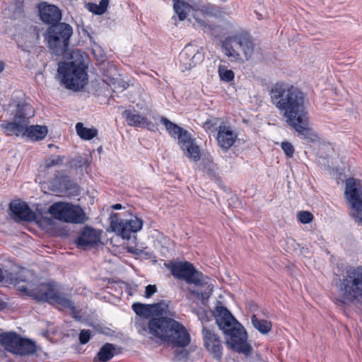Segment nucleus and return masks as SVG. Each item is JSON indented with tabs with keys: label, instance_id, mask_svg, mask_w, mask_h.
<instances>
[{
	"label": "nucleus",
	"instance_id": "1",
	"mask_svg": "<svg viewBox=\"0 0 362 362\" xmlns=\"http://www.w3.org/2000/svg\"><path fill=\"white\" fill-rule=\"evenodd\" d=\"M269 94L272 103L289 127L308 141L318 140L317 134L309 127L308 112L305 107L307 97L300 88L279 81L273 85Z\"/></svg>",
	"mask_w": 362,
	"mask_h": 362
},
{
	"label": "nucleus",
	"instance_id": "2",
	"mask_svg": "<svg viewBox=\"0 0 362 362\" xmlns=\"http://www.w3.org/2000/svg\"><path fill=\"white\" fill-rule=\"evenodd\" d=\"M168 309V305L164 302L154 304L134 303L132 310L140 317L136 319V329L143 336L149 334L168 344L185 347L189 344L190 336L183 325L171 317L163 316L146 320L153 312L156 313L157 315H163L167 313Z\"/></svg>",
	"mask_w": 362,
	"mask_h": 362
},
{
	"label": "nucleus",
	"instance_id": "3",
	"mask_svg": "<svg viewBox=\"0 0 362 362\" xmlns=\"http://www.w3.org/2000/svg\"><path fill=\"white\" fill-rule=\"evenodd\" d=\"M215 318L220 329L229 337L227 342L231 349L245 356H249L252 346L247 342V333L229 310L223 306L216 307Z\"/></svg>",
	"mask_w": 362,
	"mask_h": 362
},
{
	"label": "nucleus",
	"instance_id": "4",
	"mask_svg": "<svg viewBox=\"0 0 362 362\" xmlns=\"http://www.w3.org/2000/svg\"><path fill=\"white\" fill-rule=\"evenodd\" d=\"M341 303H355L362 297V266H348L337 283Z\"/></svg>",
	"mask_w": 362,
	"mask_h": 362
},
{
	"label": "nucleus",
	"instance_id": "5",
	"mask_svg": "<svg viewBox=\"0 0 362 362\" xmlns=\"http://www.w3.org/2000/svg\"><path fill=\"white\" fill-rule=\"evenodd\" d=\"M87 66L81 62H59L57 77L60 84L74 91L82 90L88 83Z\"/></svg>",
	"mask_w": 362,
	"mask_h": 362
},
{
	"label": "nucleus",
	"instance_id": "6",
	"mask_svg": "<svg viewBox=\"0 0 362 362\" xmlns=\"http://www.w3.org/2000/svg\"><path fill=\"white\" fill-rule=\"evenodd\" d=\"M160 122L171 137L178 139V144L187 158L194 161H198L200 159L199 147L187 130L164 117H160Z\"/></svg>",
	"mask_w": 362,
	"mask_h": 362
},
{
	"label": "nucleus",
	"instance_id": "7",
	"mask_svg": "<svg viewBox=\"0 0 362 362\" xmlns=\"http://www.w3.org/2000/svg\"><path fill=\"white\" fill-rule=\"evenodd\" d=\"M72 34L73 29L69 24L59 23L49 26L45 38L52 53L57 56L64 55L68 51Z\"/></svg>",
	"mask_w": 362,
	"mask_h": 362
},
{
	"label": "nucleus",
	"instance_id": "8",
	"mask_svg": "<svg viewBox=\"0 0 362 362\" xmlns=\"http://www.w3.org/2000/svg\"><path fill=\"white\" fill-rule=\"evenodd\" d=\"M167 267L175 279L183 280L188 284H194L199 287L207 286L208 288L211 286L209 282V278L197 271L193 264L188 262H170Z\"/></svg>",
	"mask_w": 362,
	"mask_h": 362
},
{
	"label": "nucleus",
	"instance_id": "9",
	"mask_svg": "<svg viewBox=\"0 0 362 362\" xmlns=\"http://www.w3.org/2000/svg\"><path fill=\"white\" fill-rule=\"evenodd\" d=\"M222 47L226 55L235 61L241 59L239 49L247 61L251 59L255 52L253 41L247 34L236 35L226 38L222 43Z\"/></svg>",
	"mask_w": 362,
	"mask_h": 362
},
{
	"label": "nucleus",
	"instance_id": "10",
	"mask_svg": "<svg viewBox=\"0 0 362 362\" xmlns=\"http://www.w3.org/2000/svg\"><path fill=\"white\" fill-rule=\"evenodd\" d=\"M344 195L351 209V216L357 225L362 226V186L361 181L352 177L348 178L346 180Z\"/></svg>",
	"mask_w": 362,
	"mask_h": 362
},
{
	"label": "nucleus",
	"instance_id": "11",
	"mask_svg": "<svg viewBox=\"0 0 362 362\" xmlns=\"http://www.w3.org/2000/svg\"><path fill=\"white\" fill-rule=\"evenodd\" d=\"M0 344L6 351L21 356L33 354L36 351L34 341L22 338L15 332L0 333Z\"/></svg>",
	"mask_w": 362,
	"mask_h": 362
},
{
	"label": "nucleus",
	"instance_id": "12",
	"mask_svg": "<svg viewBox=\"0 0 362 362\" xmlns=\"http://www.w3.org/2000/svg\"><path fill=\"white\" fill-rule=\"evenodd\" d=\"M31 294L38 301L57 304L63 308H69L75 313L74 303L64 295L57 292L54 288V285L51 283L41 284L39 285V289Z\"/></svg>",
	"mask_w": 362,
	"mask_h": 362
},
{
	"label": "nucleus",
	"instance_id": "13",
	"mask_svg": "<svg viewBox=\"0 0 362 362\" xmlns=\"http://www.w3.org/2000/svg\"><path fill=\"white\" fill-rule=\"evenodd\" d=\"M33 116V111L30 105L28 104H18L17 106L15 121L4 124L6 131L18 136L21 134H26V129L29 123V119Z\"/></svg>",
	"mask_w": 362,
	"mask_h": 362
},
{
	"label": "nucleus",
	"instance_id": "14",
	"mask_svg": "<svg viewBox=\"0 0 362 362\" xmlns=\"http://www.w3.org/2000/svg\"><path fill=\"white\" fill-rule=\"evenodd\" d=\"M110 226L112 230L123 239L129 240L132 233H136L142 228L143 221L136 216H131L128 219L114 218Z\"/></svg>",
	"mask_w": 362,
	"mask_h": 362
},
{
	"label": "nucleus",
	"instance_id": "15",
	"mask_svg": "<svg viewBox=\"0 0 362 362\" xmlns=\"http://www.w3.org/2000/svg\"><path fill=\"white\" fill-rule=\"evenodd\" d=\"M110 226L112 230L123 239L129 240L132 233H136L142 228L143 221L136 216H131L128 219L114 218Z\"/></svg>",
	"mask_w": 362,
	"mask_h": 362
},
{
	"label": "nucleus",
	"instance_id": "16",
	"mask_svg": "<svg viewBox=\"0 0 362 362\" xmlns=\"http://www.w3.org/2000/svg\"><path fill=\"white\" fill-rule=\"evenodd\" d=\"M110 226L112 230L123 239L129 240L132 233H136L142 228L143 221L136 216H131L128 219L114 218Z\"/></svg>",
	"mask_w": 362,
	"mask_h": 362
},
{
	"label": "nucleus",
	"instance_id": "17",
	"mask_svg": "<svg viewBox=\"0 0 362 362\" xmlns=\"http://www.w3.org/2000/svg\"><path fill=\"white\" fill-rule=\"evenodd\" d=\"M204 59V54L197 47L185 46L179 55L182 71L191 69L200 64Z\"/></svg>",
	"mask_w": 362,
	"mask_h": 362
},
{
	"label": "nucleus",
	"instance_id": "18",
	"mask_svg": "<svg viewBox=\"0 0 362 362\" xmlns=\"http://www.w3.org/2000/svg\"><path fill=\"white\" fill-rule=\"evenodd\" d=\"M202 334L207 351L212 354L216 359L220 361L223 355V346L219 337L206 327H203Z\"/></svg>",
	"mask_w": 362,
	"mask_h": 362
},
{
	"label": "nucleus",
	"instance_id": "19",
	"mask_svg": "<svg viewBox=\"0 0 362 362\" xmlns=\"http://www.w3.org/2000/svg\"><path fill=\"white\" fill-rule=\"evenodd\" d=\"M238 138V134L230 127L221 124L218 128L216 140L218 146L224 151L230 148Z\"/></svg>",
	"mask_w": 362,
	"mask_h": 362
},
{
	"label": "nucleus",
	"instance_id": "20",
	"mask_svg": "<svg viewBox=\"0 0 362 362\" xmlns=\"http://www.w3.org/2000/svg\"><path fill=\"white\" fill-rule=\"evenodd\" d=\"M9 209L16 221H32L35 218V213L28 205L19 200H14L9 204Z\"/></svg>",
	"mask_w": 362,
	"mask_h": 362
},
{
	"label": "nucleus",
	"instance_id": "21",
	"mask_svg": "<svg viewBox=\"0 0 362 362\" xmlns=\"http://www.w3.org/2000/svg\"><path fill=\"white\" fill-rule=\"evenodd\" d=\"M32 273L27 269H22L16 274L15 277L11 279V283L21 292L25 293L33 297L31 293L36 292L39 289L33 288V285L29 281V278L32 276Z\"/></svg>",
	"mask_w": 362,
	"mask_h": 362
},
{
	"label": "nucleus",
	"instance_id": "22",
	"mask_svg": "<svg viewBox=\"0 0 362 362\" xmlns=\"http://www.w3.org/2000/svg\"><path fill=\"white\" fill-rule=\"evenodd\" d=\"M128 124L132 127L146 128L154 132L156 129L155 124L148 121L146 117L136 113L134 110H126L122 113Z\"/></svg>",
	"mask_w": 362,
	"mask_h": 362
},
{
	"label": "nucleus",
	"instance_id": "23",
	"mask_svg": "<svg viewBox=\"0 0 362 362\" xmlns=\"http://www.w3.org/2000/svg\"><path fill=\"white\" fill-rule=\"evenodd\" d=\"M100 239V234L98 230L86 226L76 239L75 243L78 247H86L96 244Z\"/></svg>",
	"mask_w": 362,
	"mask_h": 362
},
{
	"label": "nucleus",
	"instance_id": "24",
	"mask_svg": "<svg viewBox=\"0 0 362 362\" xmlns=\"http://www.w3.org/2000/svg\"><path fill=\"white\" fill-rule=\"evenodd\" d=\"M40 16L41 20L50 25L59 23L62 18L60 10L54 5L44 4L40 7Z\"/></svg>",
	"mask_w": 362,
	"mask_h": 362
},
{
	"label": "nucleus",
	"instance_id": "25",
	"mask_svg": "<svg viewBox=\"0 0 362 362\" xmlns=\"http://www.w3.org/2000/svg\"><path fill=\"white\" fill-rule=\"evenodd\" d=\"M68 202H58L52 204L48 209V213L55 219L64 222L69 212Z\"/></svg>",
	"mask_w": 362,
	"mask_h": 362
},
{
	"label": "nucleus",
	"instance_id": "26",
	"mask_svg": "<svg viewBox=\"0 0 362 362\" xmlns=\"http://www.w3.org/2000/svg\"><path fill=\"white\" fill-rule=\"evenodd\" d=\"M68 216H66L65 223H83L86 220L83 210L78 206L69 203Z\"/></svg>",
	"mask_w": 362,
	"mask_h": 362
},
{
	"label": "nucleus",
	"instance_id": "27",
	"mask_svg": "<svg viewBox=\"0 0 362 362\" xmlns=\"http://www.w3.org/2000/svg\"><path fill=\"white\" fill-rule=\"evenodd\" d=\"M115 354L116 346L112 344L106 343L100 348L94 361L107 362L112 359Z\"/></svg>",
	"mask_w": 362,
	"mask_h": 362
},
{
	"label": "nucleus",
	"instance_id": "28",
	"mask_svg": "<svg viewBox=\"0 0 362 362\" xmlns=\"http://www.w3.org/2000/svg\"><path fill=\"white\" fill-rule=\"evenodd\" d=\"M47 134V128L45 126L33 125L26 129V135L34 141L43 139Z\"/></svg>",
	"mask_w": 362,
	"mask_h": 362
},
{
	"label": "nucleus",
	"instance_id": "29",
	"mask_svg": "<svg viewBox=\"0 0 362 362\" xmlns=\"http://www.w3.org/2000/svg\"><path fill=\"white\" fill-rule=\"evenodd\" d=\"M197 26L209 35L217 37L218 35L219 28L214 23H209L206 19L195 17Z\"/></svg>",
	"mask_w": 362,
	"mask_h": 362
},
{
	"label": "nucleus",
	"instance_id": "30",
	"mask_svg": "<svg viewBox=\"0 0 362 362\" xmlns=\"http://www.w3.org/2000/svg\"><path fill=\"white\" fill-rule=\"evenodd\" d=\"M76 131L78 136L83 140H90L98 135L97 129L87 128L81 122L76 123Z\"/></svg>",
	"mask_w": 362,
	"mask_h": 362
},
{
	"label": "nucleus",
	"instance_id": "31",
	"mask_svg": "<svg viewBox=\"0 0 362 362\" xmlns=\"http://www.w3.org/2000/svg\"><path fill=\"white\" fill-rule=\"evenodd\" d=\"M173 8L179 19L180 21L185 20L191 10L190 5L180 0H173Z\"/></svg>",
	"mask_w": 362,
	"mask_h": 362
},
{
	"label": "nucleus",
	"instance_id": "32",
	"mask_svg": "<svg viewBox=\"0 0 362 362\" xmlns=\"http://www.w3.org/2000/svg\"><path fill=\"white\" fill-rule=\"evenodd\" d=\"M251 320L254 327L263 334H267L272 329L271 322L259 320L256 315H252Z\"/></svg>",
	"mask_w": 362,
	"mask_h": 362
},
{
	"label": "nucleus",
	"instance_id": "33",
	"mask_svg": "<svg viewBox=\"0 0 362 362\" xmlns=\"http://www.w3.org/2000/svg\"><path fill=\"white\" fill-rule=\"evenodd\" d=\"M64 160V156H53L45 160L44 168L49 170L53 167H59L62 165Z\"/></svg>",
	"mask_w": 362,
	"mask_h": 362
},
{
	"label": "nucleus",
	"instance_id": "34",
	"mask_svg": "<svg viewBox=\"0 0 362 362\" xmlns=\"http://www.w3.org/2000/svg\"><path fill=\"white\" fill-rule=\"evenodd\" d=\"M218 76L220 79L225 82H230L234 79V72L225 66H219Z\"/></svg>",
	"mask_w": 362,
	"mask_h": 362
},
{
	"label": "nucleus",
	"instance_id": "35",
	"mask_svg": "<svg viewBox=\"0 0 362 362\" xmlns=\"http://www.w3.org/2000/svg\"><path fill=\"white\" fill-rule=\"evenodd\" d=\"M203 16L209 17H219L222 13L218 7L214 6H203L201 9Z\"/></svg>",
	"mask_w": 362,
	"mask_h": 362
},
{
	"label": "nucleus",
	"instance_id": "36",
	"mask_svg": "<svg viewBox=\"0 0 362 362\" xmlns=\"http://www.w3.org/2000/svg\"><path fill=\"white\" fill-rule=\"evenodd\" d=\"M298 220L302 223H309L313 219V215L307 211H302L297 214Z\"/></svg>",
	"mask_w": 362,
	"mask_h": 362
},
{
	"label": "nucleus",
	"instance_id": "37",
	"mask_svg": "<svg viewBox=\"0 0 362 362\" xmlns=\"http://www.w3.org/2000/svg\"><path fill=\"white\" fill-rule=\"evenodd\" d=\"M281 147L288 158H292L293 156L294 148L291 143L288 141H283L281 144Z\"/></svg>",
	"mask_w": 362,
	"mask_h": 362
},
{
	"label": "nucleus",
	"instance_id": "38",
	"mask_svg": "<svg viewBox=\"0 0 362 362\" xmlns=\"http://www.w3.org/2000/svg\"><path fill=\"white\" fill-rule=\"evenodd\" d=\"M91 332L89 329H82L79 334V341L82 344H86L90 339Z\"/></svg>",
	"mask_w": 362,
	"mask_h": 362
},
{
	"label": "nucleus",
	"instance_id": "39",
	"mask_svg": "<svg viewBox=\"0 0 362 362\" xmlns=\"http://www.w3.org/2000/svg\"><path fill=\"white\" fill-rule=\"evenodd\" d=\"M157 291L156 286L155 285H148L145 289V297L147 298H151Z\"/></svg>",
	"mask_w": 362,
	"mask_h": 362
},
{
	"label": "nucleus",
	"instance_id": "40",
	"mask_svg": "<svg viewBox=\"0 0 362 362\" xmlns=\"http://www.w3.org/2000/svg\"><path fill=\"white\" fill-rule=\"evenodd\" d=\"M108 4H109V0H101L100 1V4H98L99 11H98L97 14L101 15V14L104 13L107 10Z\"/></svg>",
	"mask_w": 362,
	"mask_h": 362
},
{
	"label": "nucleus",
	"instance_id": "41",
	"mask_svg": "<svg viewBox=\"0 0 362 362\" xmlns=\"http://www.w3.org/2000/svg\"><path fill=\"white\" fill-rule=\"evenodd\" d=\"M98 8H99L98 5H96V4H92V5H90V6L89 10H90L92 13H95V14H97L98 11H99V9H98Z\"/></svg>",
	"mask_w": 362,
	"mask_h": 362
},
{
	"label": "nucleus",
	"instance_id": "42",
	"mask_svg": "<svg viewBox=\"0 0 362 362\" xmlns=\"http://www.w3.org/2000/svg\"><path fill=\"white\" fill-rule=\"evenodd\" d=\"M112 209H116V210L120 209H122V205L120 204H116L112 206Z\"/></svg>",
	"mask_w": 362,
	"mask_h": 362
},
{
	"label": "nucleus",
	"instance_id": "43",
	"mask_svg": "<svg viewBox=\"0 0 362 362\" xmlns=\"http://www.w3.org/2000/svg\"><path fill=\"white\" fill-rule=\"evenodd\" d=\"M4 275L3 270L0 268V282L4 280Z\"/></svg>",
	"mask_w": 362,
	"mask_h": 362
},
{
	"label": "nucleus",
	"instance_id": "44",
	"mask_svg": "<svg viewBox=\"0 0 362 362\" xmlns=\"http://www.w3.org/2000/svg\"><path fill=\"white\" fill-rule=\"evenodd\" d=\"M64 177L61 176V177H58L57 175L54 177V182H57L58 181H59L61 179H64Z\"/></svg>",
	"mask_w": 362,
	"mask_h": 362
},
{
	"label": "nucleus",
	"instance_id": "45",
	"mask_svg": "<svg viewBox=\"0 0 362 362\" xmlns=\"http://www.w3.org/2000/svg\"><path fill=\"white\" fill-rule=\"evenodd\" d=\"M4 69V63H3V62H0V73H1V71H3Z\"/></svg>",
	"mask_w": 362,
	"mask_h": 362
},
{
	"label": "nucleus",
	"instance_id": "46",
	"mask_svg": "<svg viewBox=\"0 0 362 362\" xmlns=\"http://www.w3.org/2000/svg\"><path fill=\"white\" fill-rule=\"evenodd\" d=\"M57 189H61L62 188V187L61 186V182H59V186L57 185H55L54 186Z\"/></svg>",
	"mask_w": 362,
	"mask_h": 362
},
{
	"label": "nucleus",
	"instance_id": "47",
	"mask_svg": "<svg viewBox=\"0 0 362 362\" xmlns=\"http://www.w3.org/2000/svg\"><path fill=\"white\" fill-rule=\"evenodd\" d=\"M359 309H360V310H361V311L362 312V302L360 303Z\"/></svg>",
	"mask_w": 362,
	"mask_h": 362
},
{
	"label": "nucleus",
	"instance_id": "48",
	"mask_svg": "<svg viewBox=\"0 0 362 362\" xmlns=\"http://www.w3.org/2000/svg\"><path fill=\"white\" fill-rule=\"evenodd\" d=\"M153 119H157V117H156V116H155V115H153Z\"/></svg>",
	"mask_w": 362,
	"mask_h": 362
}]
</instances>
